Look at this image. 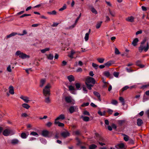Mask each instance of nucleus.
<instances>
[{"label": "nucleus", "instance_id": "obj_9", "mask_svg": "<svg viewBox=\"0 0 149 149\" xmlns=\"http://www.w3.org/2000/svg\"><path fill=\"white\" fill-rule=\"evenodd\" d=\"M46 81V80L45 79H41L40 81L39 86L41 88L45 84Z\"/></svg>", "mask_w": 149, "mask_h": 149}, {"label": "nucleus", "instance_id": "obj_17", "mask_svg": "<svg viewBox=\"0 0 149 149\" xmlns=\"http://www.w3.org/2000/svg\"><path fill=\"white\" fill-rule=\"evenodd\" d=\"M137 65L140 68H142L144 67V65L141 64V61L139 60L136 63Z\"/></svg>", "mask_w": 149, "mask_h": 149}, {"label": "nucleus", "instance_id": "obj_10", "mask_svg": "<svg viewBox=\"0 0 149 149\" xmlns=\"http://www.w3.org/2000/svg\"><path fill=\"white\" fill-rule=\"evenodd\" d=\"M78 108L77 106H71L70 107L69 109L70 112L72 113H73L75 110H78Z\"/></svg>", "mask_w": 149, "mask_h": 149}, {"label": "nucleus", "instance_id": "obj_64", "mask_svg": "<svg viewBox=\"0 0 149 149\" xmlns=\"http://www.w3.org/2000/svg\"><path fill=\"white\" fill-rule=\"evenodd\" d=\"M126 69L127 70V71L129 72H130L133 71V70H132L131 69H128L127 68H126Z\"/></svg>", "mask_w": 149, "mask_h": 149}, {"label": "nucleus", "instance_id": "obj_60", "mask_svg": "<svg viewBox=\"0 0 149 149\" xmlns=\"http://www.w3.org/2000/svg\"><path fill=\"white\" fill-rule=\"evenodd\" d=\"M83 90L84 91V93H87V91L86 90V88L85 87H83Z\"/></svg>", "mask_w": 149, "mask_h": 149}, {"label": "nucleus", "instance_id": "obj_6", "mask_svg": "<svg viewBox=\"0 0 149 149\" xmlns=\"http://www.w3.org/2000/svg\"><path fill=\"white\" fill-rule=\"evenodd\" d=\"M98 143L101 146H103L106 145V140L103 137H100L98 140H97Z\"/></svg>", "mask_w": 149, "mask_h": 149}, {"label": "nucleus", "instance_id": "obj_42", "mask_svg": "<svg viewBox=\"0 0 149 149\" xmlns=\"http://www.w3.org/2000/svg\"><path fill=\"white\" fill-rule=\"evenodd\" d=\"M113 112V111L110 109H107V112L109 114L111 115L112 114Z\"/></svg>", "mask_w": 149, "mask_h": 149}, {"label": "nucleus", "instance_id": "obj_28", "mask_svg": "<svg viewBox=\"0 0 149 149\" xmlns=\"http://www.w3.org/2000/svg\"><path fill=\"white\" fill-rule=\"evenodd\" d=\"M56 125H57L58 126L61 127H63L64 126V124L62 123H60L58 121H57Z\"/></svg>", "mask_w": 149, "mask_h": 149}, {"label": "nucleus", "instance_id": "obj_24", "mask_svg": "<svg viewBox=\"0 0 149 149\" xmlns=\"http://www.w3.org/2000/svg\"><path fill=\"white\" fill-rule=\"evenodd\" d=\"M22 106L24 108L26 109H28L30 106L26 103H24L22 104Z\"/></svg>", "mask_w": 149, "mask_h": 149}, {"label": "nucleus", "instance_id": "obj_48", "mask_svg": "<svg viewBox=\"0 0 149 149\" xmlns=\"http://www.w3.org/2000/svg\"><path fill=\"white\" fill-rule=\"evenodd\" d=\"M129 87L127 86H125L124 87H123L122 89V91L123 92L125 90L128 89V88H129Z\"/></svg>", "mask_w": 149, "mask_h": 149}, {"label": "nucleus", "instance_id": "obj_31", "mask_svg": "<svg viewBox=\"0 0 149 149\" xmlns=\"http://www.w3.org/2000/svg\"><path fill=\"white\" fill-rule=\"evenodd\" d=\"M19 142V141L16 139L12 140L11 141V143L13 144H17Z\"/></svg>", "mask_w": 149, "mask_h": 149}, {"label": "nucleus", "instance_id": "obj_43", "mask_svg": "<svg viewBox=\"0 0 149 149\" xmlns=\"http://www.w3.org/2000/svg\"><path fill=\"white\" fill-rule=\"evenodd\" d=\"M111 103L113 104L116 105L117 104L118 102L117 100H111Z\"/></svg>", "mask_w": 149, "mask_h": 149}, {"label": "nucleus", "instance_id": "obj_41", "mask_svg": "<svg viewBox=\"0 0 149 149\" xmlns=\"http://www.w3.org/2000/svg\"><path fill=\"white\" fill-rule=\"evenodd\" d=\"M89 33H86L85 34V36L84 37V39L86 41H87L89 39Z\"/></svg>", "mask_w": 149, "mask_h": 149}, {"label": "nucleus", "instance_id": "obj_33", "mask_svg": "<svg viewBox=\"0 0 149 149\" xmlns=\"http://www.w3.org/2000/svg\"><path fill=\"white\" fill-rule=\"evenodd\" d=\"M47 57L48 59L52 60L54 56L51 54H50L49 55H47Z\"/></svg>", "mask_w": 149, "mask_h": 149}, {"label": "nucleus", "instance_id": "obj_32", "mask_svg": "<svg viewBox=\"0 0 149 149\" xmlns=\"http://www.w3.org/2000/svg\"><path fill=\"white\" fill-rule=\"evenodd\" d=\"M119 100L122 103L123 105H124L125 104V102L124 98L121 97H120L119 98Z\"/></svg>", "mask_w": 149, "mask_h": 149}, {"label": "nucleus", "instance_id": "obj_22", "mask_svg": "<svg viewBox=\"0 0 149 149\" xmlns=\"http://www.w3.org/2000/svg\"><path fill=\"white\" fill-rule=\"evenodd\" d=\"M48 132L47 130H44L42 133V135L44 137H47L48 135Z\"/></svg>", "mask_w": 149, "mask_h": 149}, {"label": "nucleus", "instance_id": "obj_54", "mask_svg": "<svg viewBox=\"0 0 149 149\" xmlns=\"http://www.w3.org/2000/svg\"><path fill=\"white\" fill-rule=\"evenodd\" d=\"M21 116L22 117H26L28 116V115L26 113H23L22 114Z\"/></svg>", "mask_w": 149, "mask_h": 149}, {"label": "nucleus", "instance_id": "obj_27", "mask_svg": "<svg viewBox=\"0 0 149 149\" xmlns=\"http://www.w3.org/2000/svg\"><path fill=\"white\" fill-rule=\"evenodd\" d=\"M81 118L84 121L86 122L89 121L90 119L89 117L87 116H81Z\"/></svg>", "mask_w": 149, "mask_h": 149}, {"label": "nucleus", "instance_id": "obj_29", "mask_svg": "<svg viewBox=\"0 0 149 149\" xmlns=\"http://www.w3.org/2000/svg\"><path fill=\"white\" fill-rule=\"evenodd\" d=\"M49 96H45V102L47 103H49L50 102V100L49 97Z\"/></svg>", "mask_w": 149, "mask_h": 149}, {"label": "nucleus", "instance_id": "obj_11", "mask_svg": "<svg viewBox=\"0 0 149 149\" xmlns=\"http://www.w3.org/2000/svg\"><path fill=\"white\" fill-rule=\"evenodd\" d=\"M134 17L133 16L128 17L126 19V20L131 22H134Z\"/></svg>", "mask_w": 149, "mask_h": 149}, {"label": "nucleus", "instance_id": "obj_57", "mask_svg": "<svg viewBox=\"0 0 149 149\" xmlns=\"http://www.w3.org/2000/svg\"><path fill=\"white\" fill-rule=\"evenodd\" d=\"M148 86H149V83L147 85H143L142 86L141 88L143 89H144Z\"/></svg>", "mask_w": 149, "mask_h": 149}, {"label": "nucleus", "instance_id": "obj_35", "mask_svg": "<svg viewBox=\"0 0 149 149\" xmlns=\"http://www.w3.org/2000/svg\"><path fill=\"white\" fill-rule=\"evenodd\" d=\"M49 48H46L44 49H41L40 51L42 53H44L46 52L49 51Z\"/></svg>", "mask_w": 149, "mask_h": 149}, {"label": "nucleus", "instance_id": "obj_16", "mask_svg": "<svg viewBox=\"0 0 149 149\" xmlns=\"http://www.w3.org/2000/svg\"><path fill=\"white\" fill-rule=\"evenodd\" d=\"M9 92L12 94L13 95L14 94V88L12 86H10L9 87Z\"/></svg>", "mask_w": 149, "mask_h": 149}, {"label": "nucleus", "instance_id": "obj_53", "mask_svg": "<svg viewBox=\"0 0 149 149\" xmlns=\"http://www.w3.org/2000/svg\"><path fill=\"white\" fill-rule=\"evenodd\" d=\"M89 104V103L88 102H86V103H84L83 104L81 105V107H84L86 106H88Z\"/></svg>", "mask_w": 149, "mask_h": 149}, {"label": "nucleus", "instance_id": "obj_34", "mask_svg": "<svg viewBox=\"0 0 149 149\" xmlns=\"http://www.w3.org/2000/svg\"><path fill=\"white\" fill-rule=\"evenodd\" d=\"M112 64V61H109L104 64L105 66L109 67L111 66Z\"/></svg>", "mask_w": 149, "mask_h": 149}, {"label": "nucleus", "instance_id": "obj_12", "mask_svg": "<svg viewBox=\"0 0 149 149\" xmlns=\"http://www.w3.org/2000/svg\"><path fill=\"white\" fill-rule=\"evenodd\" d=\"M76 53V51L74 50H72L70 52V54L68 55V56L71 59L73 58V55Z\"/></svg>", "mask_w": 149, "mask_h": 149}, {"label": "nucleus", "instance_id": "obj_47", "mask_svg": "<svg viewBox=\"0 0 149 149\" xmlns=\"http://www.w3.org/2000/svg\"><path fill=\"white\" fill-rule=\"evenodd\" d=\"M7 70L9 72H12V70L11 68V66L10 65H8L7 68Z\"/></svg>", "mask_w": 149, "mask_h": 149}, {"label": "nucleus", "instance_id": "obj_40", "mask_svg": "<svg viewBox=\"0 0 149 149\" xmlns=\"http://www.w3.org/2000/svg\"><path fill=\"white\" fill-rule=\"evenodd\" d=\"M91 10L92 12L94 13L95 14H96L97 13V10L94 8L92 7L91 8Z\"/></svg>", "mask_w": 149, "mask_h": 149}, {"label": "nucleus", "instance_id": "obj_63", "mask_svg": "<svg viewBox=\"0 0 149 149\" xmlns=\"http://www.w3.org/2000/svg\"><path fill=\"white\" fill-rule=\"evenodd\" d=\"M142 33V31L141 30L138 31L136 32V34L138 35L139 34H141Z\"/></svg>", "mask_w": 149, "mask_h": 149}, {"label": "nucleus", "instance_id": "obj_52", "mask_svg": "<svg viewBox=\"0 0 149 149\" xmlns=\"http://www.w3.org/2000/svg\"><path fill=\"white\" fill-rule=\"evenodd\" d=\"M83 114L85 115L90 116V114L86 110L84 111L83 112Z\"/></svg>", "mask_w": 149, "mask_h": 149}, {"label": "nucleus", "instance_id": "obj_23", "mask_svg": "<svg viewBox=\"0 0 149 149\" xmlns=\"http://www.w3.org/2000/svg\"><path fill=\"white\" fill-rule=\"evenodd\" d=\"M137 125L139 126H140L143 123V120L141 119H138L137 120Z\"/></svg>", "mask_w": 149, "mask_h": 149}, {"label": "nucleus", "instance_id": "obj_44", "mask_svg": "<svg viewBox=\"0 0 149 149\" xmlns=\"http://www.w3.org/2000/svg\"><path fill=\"white\" fill-rule=\"evenodd\" d=\"M21 136L23 139H25L26 138L27 136L25 133H22L21 134Z\"/></svg>", "mask_w": 149, "mask_h": 149}, {"label": "nucleus", "instance_id": "obj_21", "mask_svg": "<svg viewBox=\"0 0 149 149\" xmlns=\"http://www.w3.org/2000/svg\"><path fill=\"white\" fill-rule=\"evenodd\" d=\"M109 14L112 17H115L116 16V13L114 11H112L110 9H109Z\"/></svg>", "mask_w": 149, "mask_h": 149}, {"label": "nucleus", "instance_id": "obj_25", "mask_svg": "<svg viewBox=\"0 0 149 149\" xmlns=\"http://www.w3.org/2000/svg\"><path fill=\"white\" fill-rule=\"evenodd\" d=\"M138 39L137 38H136L132 41V44L134 46H136L137 45V43L138 42Z\"/></svg>", "mask_w": 149, "mask_h": 149}, {"label": "nucleus", "instance_id": "obj_62", "mask_svg": "<svg viewBox=\"0 0 149 149\" xmlns=\"http://www.w3.org/2000/svg\"><path fill=\"white\" fill-rule=\"evenodd\" d=\"M129 143L131 144H134V141L133 140L131 139H129Z\"/></svg>", "mask_w": 149, "mask_h": 149}, {"label": "nucleus", "instance_id": "obj_59", "mask_svg": "<svg viewBox=\"0 0 149 149\" xmlns=\"http://www.w3.org/2000/svg\"><path fill=\"white\" fill-rule=\"evenodd\" d=\"M147 40V38H145L141 42V45H143V44L145 43L146 41Z\"/></svg>", "mask_w": 149, "mask_h": 149}, {"label": "nucleus", "instance_id": "obj_56", "mask_svg": "<svg viewBox=\"0 0 149 149\" xmlns=\"http://www.w3.org/2000/svg\"><path fill=\"white\" fill-rule=\"evenodd\" d=\"M92 66L96 69H97L98 67L97 65L93 63H92Z\"/></svg>", "mask_w": 149, "mask_h": 149}, {"label": "nucleus", "instance_id": "obj_5", "mask_svg": "<svg viewBox=\"0 0 149 149\" xmlns=\"http://www.w3.org/2000/svg\"><path fill=\"white\" fill-rule=\"evenodd\" d=\"M149 48V46L148 42H147L146 47L143 46V45H141L140 47H139V50L140 52H141L143 50L145 52H146L148 50Z\"/></svg>", "mask_w": 149, "mask_h": 149}, {"label": "nucleus", "instance_id": "obj_19", "mask_svg": "<svg viewBox=\"0 0 149 149\" xmlns=\"http://www.w3.org/2000/svg\"><path fill=\"white\" fill-rule=\"evenodd\" d=\"M62 136L64 137H66L70 135V134L68 132H63L61 133Z\"/></svg>", "mask_w": 149, "mask_h": 149}, {"label": "nucleus", "instance_id": "obj_4", "mask_svg": "<svg viewBox=\"0 0 149 149\" xmlns=\"http://www.w3.org/2000/svg\"><path fill=\"white\" fill-rule=\"evenodd\" d=\"M15 55L16 56H18L19 58L22 59H24L29 57V55L22 52L20 51H17L16 52Z\"/></svg>", "mask_w": 149, "mask_h": 149}, {"label": "nucleus", "instance_id": "obj_45", "mask_svg": "<svg viewBox=\"0 0 149 149\" xmlns=\"http://www.w3.org/2000/svg\"><path fill=\"white\" fill-rule=\"evenodd\" d=\"M75 86L76 88L77 89H79V88H80V84L79 83H76L75 84Z\"/></svg>", "mask_w": 149, "mask_h": 149}, {"label": "nucleus", "instance_id": "obj_30", "mask_svg": "<svg viewBox=\"0 0 149 149\" xmlns=\"http://www.w3.org/2000/svg\"><path fill=\"white\" fill-rule=\"evenodd\" d=\"M97 146L95 144H92L89 146V149H96Z\"/></svg>", "mask_w": 149, "mask_h": 149}, {"label": "nucleus", "instance_id": "obj_36", "mask_svg": "<svg viewBox=\"0 0 149 149\" xmlns=\"http://www.w3.org/2000/svg\"><path fill=\"white\" fill-rule=\"evenodd\" d=\"M123 135L124 136L123 139L125 141H127L129 140V137L128 136L125 134H124Z\"/></svg>", "mask_w": 149, "mask_h": 149}, {"label": "nucleus", "instance_id": "obj_3", "mask_svg": "<svg viewBox=\"0 0 149 149\" xmlns=\"http://www.w3.org/2000/svg\"><path fill=\"white\" fill-rule=\"evenodd\" d=\"M51 86L49 83L47 84L43 89V94L44 96L50 95V88Z\"/></svg>", "mask_w": 149, "mask_h": 149}, {"label": "nucleus", "instance_id": "obj_37", "mask_svg": "<svg viewBox=\"0 0 149 149\" xmlns=\"http://www.w3.org/2000/svg\"><path fill=\"white\" fill-rule=\"evenodd\" d=\"M67 5L65 4H64L63 7L59 9V11H62L66 8Z\"/></svg>", "mask_w": 149, "mask_h": 149}, {"label": "nucleus", "instance_id": "obj_39", "mask_svg": "<svg viewBox=\"0 0 149 149\" xmlns=\"http://www.w3.org/2000/svg\"><path fill=\"white\" fill-rule=\"evenodd\" d=\"M16 34H17V33H11V34H10L7 36V38H10L13 36L15 35Z\"/></svg>", "mask_w": 149, "mask_h": 149}, {"label": "nucleus", "instance_id": "obj_8", "mask_svg": "<svg viewBox=\"0 0 149 149\" xmlns=\"http://www.w3.org/2000/svg\"><path fill=\"white\" fill-rule=\"evenodd\" d=\"M20 98L26 103H28L30 101L29 97L26 96L21 95L20 97Z\"/></svg>", "mask_w": 149, "mask_h": 149}, {"label": "nucleus", "instance_id": "obj_26", "mask_svg": "<svg viewBox=\"0 0 149 149\" xmlns=\"http://www.w3.org/2000/svg\"><path fill=\"white\" fill-rule=\"evenodd\" d=\"M102 23V22L101 21L98 22L97 23V24L96 25V28L97 29H98L100 27Z\"/></svg>", "mask_w": 149, "mask_h": 149}, {"label": "nucleus", "instance_id": "obj_18", "mask_svg": "<svg viewBox=\"0 0 149 149\" xmlns=\"http://www.w3.org/2000/svg\"><path fill=\"white\" fill-rule=\"evenodd\" d=\"M65 118V116L63 114H61L56 118V121L58 120H63Z\"/></svg>", "mask_w": 149, "mask_h": 149}, {"label": "nucleus", "instance_id": "obj_46", "mask_svg": "<svg viewBox=\"0 0 149 149\" xmlns=\"http://www.w3.org/2000/svg\"><path fill=\"white\" fill-rule=\"evenodd\" d=\"M30 135H32L33 136H38V134L37 133L35 132H31L30 133Z\"/></svg>", "mask_w": 149, "mask_h": 149}, {"label": "nucleus", "instance_id": "obj_51", "mask_svg": "<svg viewBox=\"0 0 149 149\" xmlns=\"http://www.w3.org/2000/svg\"><path fill=\"white\" fill-rule=\"evenodd\" d=\"M47 13L49 15H55L56 14V11L55 10H53L51 12H48Z\"/></svg>", "mask_w": 149, "mask_h": 149}, {"label": "nucleus", "instance_id": "obj_55", "mask_svg": "<svg viewBox=\"0 0 149 149\" xmlns=\"http://www.w3.org/2000/svg\"><path fill=\"white\" fill-rule=\"evenodd\" d=\"M69 90L70 91H73L74 90V87L71 85L68 86Z\"/></svg>", "mask_w": 149, "mask_h": 149}, {"label": "nucleus", "instance_id": "obj_50", "mask_svg": "<svg viewBox=\"0 0 149 149\" xmlns=\"http://www.w3.org/2000/svg\"><path fill=\"white\" fill-rule=\"evenodd\" d=\"M113 75L116 77H118L119 74V73L116 72H114L113 74Z\"/></svg>", "mask_w": 149, "mask_h": 149}, {"label": "nucleus", "instance_id": "obj_13", "mask_svg": "<svg viewBox=\"0 0 149 149\" xmlns=\"http://www.w3.org/2000/svg\"><path fill=\"white\" fill-rule=\"evenodd\" d=\"M103 74L107 77H110V78H112V77H111V75L109 72L107 71H105L103 72Z\"/></svg>", "mask_w": 149, "mask_h": 149}, {"label": "nucleus", "instance_id": "obj_14", "mask_svg": "<svg viewBox=\"0 0 149 149\" xmlns=\"http://www.w3.org/2000/svg\"><path fill=\"white\" fill-rule=\"evenodd\" d=\"M93 94L95 96H96L97 97L98 100L100 101H101V99L100 94L99 93L96 91H94L93 92Z\"/></svg>", "mask_w": 149, "mask_h": 149}, {"label": "nucleus", "instance_id": "obj_7", "mask_svg": "<svg viewBox=\"0 0 149 149\" xmlns=\"http://www.w3.org/2000/svg\"><path fill=\"white\" fill-rule=\"evenodd\" d=\"M65 101L68 103H72V104H74L75 103V101L72 99L71 96H67L65 97Z\"/></svg>", "mask_w": 149, "mask_h": 149}, {"label": "nucleus", "instance_id": "obj_49", "mask_svg": "<svg viewBox=\"0 0 149 149\" xmlns=\"http://www.w3.org/2000/svg\"><path fill=\"white\" fill-rule=\"evenodd\" d=\"M115 53L116 54H120V52L119 50L116 48L115 49Z\"/></svg>", "mask_w": 149, "mask_h": 149}, {"label": "nucleus", "instance_id": "obj_2", "mask_svg": "<svg viewBox=\"0 0 149 149\" xmlns=\"http://www.w3.org/2000/svg\"><path fill=\"white\" fill-rule=\"evenodd\" d=\"M15 133V131L9 127H7L4 130L3 134L5 136L12 135Z\"/></svg>", "mask_w": 149, "mask_h": 149}, {"label": "nucleus", "instance_id": "obj_15", "mask_svg": "<svg viewBox=\"0 0 149 149\" xmlns=\"http://www.w3.org/2000/svg\"><path fill=\"white\" fill-rule=\"evenodd\" d=\"M67 78L69 82H71L74 81V77L72 75H70L67 77Z\"/></svg>", "mask_w": 149, "mask_h": 149}, {"label": "nucleus", "instance_id": "obj_61", "mask_svg": "<svg viewBox=\"0 0 149 149\" xmlns=\"http://www.w3.org/2000/svg\"><path fill=\"white\" fill-rule=\"evenodd\" d=\"M52 123L50 122H48L46 124L47 126L48 127H50L52 125Z\"/></svg>", "mask_w": 149, "mask_h": 149}, {"label": "nucleus", "instance_id": "obj_20", "mask_svg": "<svg viewBox=\"0 0 149 149\" xmlns=\"http://www.w3.org/2000/svg\"><path fill=\"white\" fill-rule=\"evenodd\" d=\"M124 147V145L123 143H120L116 146V148L118 149H122Z\"/></svg>", "mask_w": 149, "mask_h": 149}, {"label": "nucleus", "instance_id": "obj_38", "mask_svg": "<svg viewBox=\"0 0 149 149\" xmlns=\"http://www.w3.org/2000/svg\"><path fill=\"white\" fill-rule=\"evenodd\" d=\"M97 60L99 63H103L104 60V58H98L97 59Z\"/></svg>", "mask_w": 149, "mask_h": 149}, {"label": "nucleus", "instance_id": "obj_1", "mask_svg": "<svg viewBox=\"0 0 149 149\" xmlns=\"http://www.w3.org/2000/svg\"><path fill=\"white\" fill-rule=\"evenodd\" d=\"M85 83L88 88L89 90H91L92 87L95 84V81L93 78L89 77L86 79Z\"/></svg>", "mask_w": 149, "mask_h": 149}, {"label": "nucleus", "instance_id": "obj_58", "mask_svg": "<svg viewBox=\"0 0 149 149\" xmlns=\"http://www.w3.org/2000/svg\"><path fill=\"white\" fill-rule=\"evenodd\" d=\"M30 15H30V14H23L21 16H20V17L22 18L24 17L29 16H30Z\"/></svg>", "mask_w": 149, "mask_h": 149}]
</instances>
